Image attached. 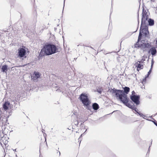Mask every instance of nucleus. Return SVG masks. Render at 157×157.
Here are the masks:
<instances>
[{
  "mask_svg": "<svg viewBox=\"0 0 157 157\" xmlns=\"http://www.w3.org/2000/svg\"><path fill=\"white\" fill-rule=\"evenodd\" d=\"M123 89L124 90H116L113 88L111 89L110 92L114 94L117 100L121 101L126 106H130L128 103L129 98L127 95L130 91V88L129 87L125 86Z\"/></svg>",
  "mask_w": 157,
  "mask_h": 157,
  "instance_id": "nucleus-1",
  "label": "nucleus"
},
{
  "mask_svg": "<svg viewBox=\"0 0 157 157\" xmlns=\"http://www.w3.org/2000/svg\"><path fill=\"white\" fill-rule=\"evenodd\" d=\"M58 51V48L54 44L47 43L44 45L41 49L39 56L40 57L54 54Z\"/></svg>",
  "mask_w": 157,
  "mask_h": 157,
  "instance_id": "nucleus-2",
  "label": "nucleus"
},
{
  "mask_svg": "<svg viewBox=\"0 0 157 157\" xmlns=\"http://www.w3.org/2000/svg\"><path fill=\"white\" fill-rule=\"evenodd\" d=\"M147 25L146 22L143 23H141L138 36V41H140L141 40L142 35L144 36L145 37L149 38V32L147 26Z\"/></svg>",
  "mask_w": 157,
  "mask_h": 157,
  "instance_id": "nucleus-3",
  "label": "nucleus"
},
{
  "mask_svg": "<svg viewBox=\"0 0 157 157\" xmlns=\"http://www.w3.org/2000/svg\"><path fill=\"white\" fill-rule=\"evenodd\" d=\"M80 101L82 102L84 106H87L90 105L91 103L87 94H81L79 98Z\"/></svg>",
  "mask_w": 157,
  "mask_h": 157,
  "instance_id": "nucleus-4",
  "label": "nucleus"
},
{
  "mask_svg": "<svg viewBox=\"0 0 157 157\" xmlns=\"http://www.w3.org/2000/svg\"><path fill=\"white\" fill-rule=\"evenodd\" d=\"M143 7L142 16L141 20V23H142L146 22V21L148 17V13H149L148 10L147 9L146 7L145 8L144 7Z\"/></svg>",
  "mask_w": 157,
  "mask_h": 157,
  "instance_id": "nucleus-5",
  "label": "nucleus"
},
{
  "mask_svg": "<svg viewBox=\"0 0 157 157\" xmlns=\"http://www.w3.org/2000/svg\"><path fill=\"white\" fill-rule=\"evenodd\" d=\"M142 44H140V48L144 52L146 50V48H150L151 47V43L148 42V41L143 40L142 41Z\"/></svg>",
  "mask_w": 157,
  "mask_h": 157,
  "instance_id": "nucleus-6",
  "label": "nucleus"
},
{
  "mask_svg": "<svg viewBox=\"0 0 157 157\" xmlns=\"http://www.w3.org/2000/svg\"><path fill=\"white\" fill-rule=\"evenodd\" d=\"M130 98L131 100L136 105L140 104V96L139 95H131Z\"/></svg>",
  "mask_w": 157,
  "mask_h": 157,
  "instance_id": "nucleus-7",
  "label": "nucleus"
},
{
  "mask_svg": "<svg viewBox=\"0 0 157 157\" xmlns=\"http://www.w3.org/2000/svg\"><path fill=\"white\" fill-rule=\"evenodd\" d=\"M41 74L38 72L34 71L33 75H31V78L34 82H37L38 79L40 76Z\"/></svg>",
  "mask_w": 157,
  "mask_h": 157,
  "instance_id": "nucleus-8",
  "label": "nucleus"
},
{
  "mask_svg": "<svg viewBox=\"0 0 157 157\" xmlns=\"http://www.w3.org/2000/svg\"><path fill=\"white\" fill-rule=\"evenodd\" d=\"M26 51L25 48H20L18 49V56L20 58H22L26 55Z\"/></svg>",
  "mask_w": 157,
  "mask_h": 157,
  "instance_id": "nucleus-9",
  "label": "nucleus"
},
{
  "mask_svg": "<svg viewBox=\"0 0 157 157\" xmlns=\"http://www.w3.org/2000/svg\"><path fill=\"white\" fill-rule=\"evenodd\" d=\"M157 48V46L155 47H152L150 48V49L148 51V53H151V55L153 56H155L156 55L157 53V50L156 48Z\"/></svg>",
  "mask_w": 157,
  "mask_h": 157,
  "instance_id": "nucleus-10",
  "label": "nucleus"
},
{
  "mask_svg": "<svg viewBox=\"0 0 157 157\" xmlns=\"http://www.w3.org/2000/svg\"><path fill=\"white\" fill-rule=\"evenodd\" d=\"M8 141L7 139V138L4 136V135L3 136L0 137V144L2 146V144L6 145L7 144Z\"/></svg>",
  "mask_w": 157,
  "mask_h": 157,
  "instance_id": "nucleus-11",
  "label": "nucleus"
},
{
  "mask_svg": "<svg viewBox=\"0 0 157 157\" xmlns=\"http://www.w3.org/2000/svg\"><path fill=\"white\" fill-rule=\"evenodd\" d=\"M141 61H138L135 64V66L137 67V70L142 69L143 68V66L140 64Z\"/></svg>",
  "mask_w": 157,
  "mask_h": 157,
  "instance_id": "nucleus-12",
  "label": "nucleus"
},
{
  "mask_svg": "<svg viewBox=\"0 0 157 157\" xmlns=\"http://www.w3.org/2000/svg\"><path fill=\"white\" fill-rule=\"evenodd\" d=\"M10 105V102L8 101H6L3 105V108L5 111L7 110L9 108V106Z\"/></svg>",
  "mask_w": 157,
  "mask_h": 157,
  "instance_id": "nucleus-13",
  "label": "nucleus"
},
{
  "mask_svg": "<svg viewBox=\"0 0 157 157\" xmlns=\"http://www.w3.org/2000/svg\"><path fill=\"white\" fill-rule=\"evenodd\" d=\"M152 68H151V67L150 70H149V71L148 72L147 74V75L143 79V83H144V82H145L146 80V78L148 77L150 75L152 71Z\"/></svg>",
  "mask_w": 157,
  "mask_h": 157,
  "instance_id": "nucleus-14",
  "label": "nucleus"
},
{
  "mask_svg": "<svg viewBox=\"0 0 157 157\" xmlns=\"http://www.w3.org/2000/svg\"><path fill=\"white\" fill-rule=\"evenodd\" d=\"M92 107L94 110H97L99 108L98 105L96 103H93Z\"/></svg>",
  "mask_w": 157,
  "mask_h": 157,
  "instance_id": "nucleus-15",
  "label": "nucleus"
},
{
  "mask_svg": "<svg viewBox=\"0 0 157 157\" xmlns=\"http://www.w3.org/2000/svg\"><path fill=\"white\" fill-rule=\"evenodd\" d=\"M148 19L147 21L148 23V25L150 26H152L154 25V20L151 18H148Z\"/></svg>",
  "mask_w": 157,
  "mask_h": 157,
  "instance_id": "nucleus-16",
  "label": "nucleus"
},
{
  "mask_svg": "<svg viewBox=\"0 0 157 157\" xmlns=\"http://www.w3.org/2000/svg\"><path fill=\"white\" fill-rule=\"evenodd\" d=\"M8 69V66L6 65H3L2 68V71L3 72H6Z\"/></svg>",
  "mask_w": 157,
  "mask_h": 157,
  "instance_id": "nucleus-17",
  "label": "nucleus"
},
{
  "mask_svg": "<svg viewBox=\"0 0 157 157\" xmlns=\"http://www.w3.org/2000/svg\"><path fill=\"white\" fill-rule=\"evenodd\" d=\"M129 105L130 106H126L132 109L135 112H136V113H137V112L138 111V110L137 109L136 107H135L134 106V105H131L130 104H129Z\"/></svg>",
  "mask_w": 157,
  "mask_h": 157,
  "instance_id": "nucleus-18",
  "label": "nucleus"
},
{
  "mask_svg": "<svg viewBox=\"0 0 157 157\" xmlns=\"http://www.w3.org/2000/svg\"><path fill=\"white\" fill-rule=\"evenodd\" d=\"M137 114H138L140 117H142L144 119H147L146 118L147 117H146L145 115L143 114L142 113H141L140 112H137V113H136Z\"/></svg>",
  "mask_w": 157,
  "mask_h": 157,
  "instance_id": "nucleus-19",
  "label": "nucleus"
},
{
  "mask_svg": "<svg viewBox=\"0 0 157 157\" xmlns=\"http://www.w3.org/2000/svg\"><path fill=\"white\" fill-rule=\"evenodd\" d=\"M138 39L137 42H136V43L135 44V48H140V44H139Z\"/></svg>",
  "mask_w": 157,
  "mask_h": 157,
  "instance_id": "nucleus-20",
  "label": "nucleus"
},
{
  "mask_svg": "<svg viewBox=\"0 0 157 157\" xmlns=\"http://www.w3.org/2000/svg\"><path fill=\"white\" fill-rule=\"evenodd\" d=\"M146 120L147 121H152V122H153L154 124L156 126H157V122L155 120H154V121H151V120H149V119H146Z\"/></svg>",
  "mask_w": 157,
  "mask_h": 157,
  "instance_id": "nucleus-21",
  "label": "nucleus"
},
{
  "mask_svg": "<svg viewBox=\"0 0 157 157\" xmlns=\"http://www.w3.org/2000/svg\"><path fill=\"white\" fill-rule=\"evenodd\" d=\"M73 123L75 125L77 126L78 124V120L77 119H75L74 120Z\"/></svg>",
  "mask_w": 157,
  "mask_h": 157,
  "instance_id": "nucleus-22",
  "label": "nucleus"
},
{
  "mask_svg": "<svg viewBox=\"0 0 157 157\" xmlns=\"http://www.w3.org/2000/svg\"><path fill=\"white\" fill-rule=\"evenodd\" d=\"M88 110H91V107L90 106V105H88V106H86Z\"/></svg>",
  "mask_w": 157,
  "mask_h": 157,
  "instance_id": "nucleus-23",
  "label": "nucleus"
},
{
  "mask_svg": "<svg viewBox=\"0 0 157 157\" xmlns=\"http://www.w3.org/2000/svg\"><path fill=\"white\" fill-rule=\"evenodd\" d=\"M154 61L153 60V59H152L151 60V68H152V67H153V65L154 64Z\"/></svg>",
  "mask_w": 157,
  "mask_h": 157,
  "instance_id": "nucleus-24",
  "label": "nucleus"
},
{
  "mask_svg": "<svg viewBox=\"0 0 157 157\" xmlns=\"http://www.w3.org/2000/svg\"><path fill=\"white\" fill-rule=\"evenodd\" d=\"M132 94L131 95H136L135 94L136 93L134 91H132Z\"/></svg>",
  "mask_w": 157,
  "mask_h": 157,
  "instance_id": "nucleus-25",
  "label": "nucleus"
},
{
  "mask_svg": "<svg viewBox=\"0 0 157 157\" xmlns=\"http://www.w3.org/2000/svg\"><path fill=\"white\" fill-rule=\"evenodd\" d=\"M152 140H151V144H150V145L149 147V149L148 150V151H147V153L149 152V148H150V146H151V145L152 144Z\"/></svg>",
  "mask_w": 157,
  "mask_h": 157,
  "instance_id": "nucleus-26",
  "label": "nucleus"
},
{
  "mask_svg": "<svg viewBox=\"0 0 157 157\" xmlns=\"http://www.w3.org/2000/svg\"><path fill=\"white\" fill-rule=\"evenodd\" d=\"M97 92L100 94H101L102 91L100 90H97Z\"/></svg>",
  "mask_w": 157,
  "mask_h": 157,
  "instance_id": "nucleus-27",
  "label": "nucleus"
},
{
  "mask_svg": "<svg viewBox=\"0 0 157 157\" xmlns=\"http://www.w3.org/2000/svg\"><path fill=\"white\" fill-rule=\"evenodd\" d=\"M144 60H145V59H142L141 61H140L141 62H142L144 61Z\"/></svg>",
  "mask_w": 157,
  "mask_h": 157,
  "instance_id": "nucleus-28",
  "label": "nucleus"
},
{
  "mask_svg": "<svg viewBox=\"0 0 157 157\" xmlns=\"http://www.w3.org/2000/svg\"><path fill=\"white\" fill-rule=\"evenodd\" d=\"M86 130H87V129L85 131V132L84 133H83V134H82L80 136V137L82 136V135L83 134H84L85 133V132L86 131Z\"/></svg>",
  "mask_w": 157,
  "mask_h": 157,
  "instance_id": "nucleus-29",
  "label": "nucleus"
},
{
  "mask_svg": "<svg viewBox=\"0 0 157 157\" xmlns=\"http://www.w3.org/2000/svg\"><path fill=\"white\" fill-rule=\"evenodd\" d=\"M58 153H59V155H60V152L59 151H58Z\"/></svg>",
  "mask_w": 157,
  "mask_h": 157,
  "instance_id": "nucleus-30",
  "label": "nucleus"
},
{
  "mask_svg": "<svg viewBox=\"0 0 157 157\" xmlns=\"http://www.w3.org/2000/svg\"><path fill=\"white\" fill-rule=\"evenodd\" d=\"M58 153H59V155H60V152L59 151H58Z\"/></svg>",
  "mask_w": 157,
  "mask_h": 157,
  "instance_id": "nucleus-31",
  "label": "nucleus"
},
{
  "mask_svg": "<svg viewBox=\"0 0 157 157\" xmlns=\"http://www.w3.org/2000/svg\"><path fill=\"white\" fill-rule=\"evenodd\" d=\"M155 44L156 45H157V40H156V42H155Z\"/></svg>",
  "mask_w": 157,
  "mask_h": 157,
  "instance_id": "nucleus-32",
  "label": "nucleus"
},
{
  "mask_svg": "<svg viewBox=\"0 0 157 157\" xmlns=\"http://www.w3.org/2000/svg\"><path fill=\"white\" fill-rule=\"evenodd\" d=\"M64 3H65V0H64V6H63V7H64ZM64 8V7H63V9Z\"/></svg>",
  "mask_w": 157,
  "mask_h": 157,
  "instance_id": "nucleus-33",
  "label": "nucleus"
},
{
  "mask_svg": "<svg viewBox=\"0 0 157 157\" xmlns=\"http://www.w3.org/2000/svg\"><path fill=\"white\" fill-rule=\"evenodd\" d=\"M138 24H139V20L138 19Z\"/></svg>",
  "mask_w": 157,
  "mask_h": 157,
  "instance_id": "nucleus-34",
  "label": "nucleus"
},
{
  "mask_svg": "<svg viewBox=\"0 0 157 157\" xmlns=\"http://www.w3.org/2000/svg\"><path fill=\"white\" fill-rule=\"evenodd\" d=\"M114 157H116V156L115 155H114Z\"/></svg>",
  "mask_w": 157,
  "mask_h": 157,
  "instance_id": "nucleus-35",
  "label": "nucleus"
},
{
  "mask_svg": "<svg viewBox=\"0 0 157 157\" xmlns=\"http://www.w3.org/2000/svg\"><path fill=\"white\" fill-rule=\"evenodd\" d=\"M151 117L152 116H151V117H151Z\"/></svg>",
  "mask_w": 157,
  "mask_h": 157,
  "instance_id": "nucleus-36",
  "label": "nucleus"
}]
</instances>
